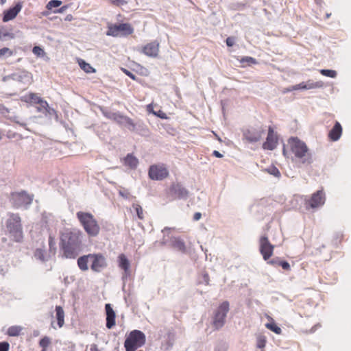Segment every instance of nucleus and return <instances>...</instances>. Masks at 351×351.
Masks as SVG:
<instances>
[{"label":"nucleus","mask_w":351,"mask_h":351,"mask_svg":"<svg viewBox=\"0 0 351 351\" xmlns=\"http://www.w3.org/2000/svg\"><path fill=\"white\" fill-rule=\"evenodd\" d=\"M122 71L126 75H128L129 77H130L132 80H136V76L132 73H131L130 71L125 69H122Z\"/></svg>","instance_id":"47"},{"label":"nucleus","mask_w":351,"mask_h":351,"mask_svg":"<svg viewBox=\"0 0 351 351\" xmlns=\"http://www.w3.org/2000/svg\"><path fill=\"white\" fill-rule=\"evenodd\" d=\"M235 38L234 37H228L226 40L227 46L232 47L234 45Z\"/></svg>","instance_id":"46"},{"label":"nucleus","mask_w":351,"mask_h":351,"mask_svg":"<svg viewBox=\"0 0 351 351\" xmlns=\"http://www.w3.org/2000/svg\"><path fill=\"white\" fill-rule=\"evenodd\" d=\"M152 104H149L147 106V110L148 111H149L150 112L153 113L154 114L156 115L157 117L161 118V119H167V115L165 112H163L161 110H159L158 112H154L152 109Z\"/></svg>","instance_id":"37"},{"label":"nucleus","mask_w":351,"mask_h":351,"mask_svg":"<svg viewBox=\"0 0 351 351\" xmlns=\"http://www.w3.org/2000/svg\"><path fill=\"white\" fill-rule=\"evenodd\" d=\"M13 51L8 47H3L0 49V58L3 56H12Z\"/></svg>","instance_id":"38"},{"label":"nucleus","mask_w":351,"mask_h":351,"mask_svg":"<svg viewBox=\"0 0 351 351\" xmlns=\"http://www.w3.org/2000/svg\"><path fill=\"white\" fill-rule=\"evenodd\" d=\"M110 3L112 5L119 6L121 5H123L126 3V1L125 0H108Z\"/></svg>","instance_id":"45"},{"label":"nucleus","mask_w":351,"mask_h":351,"mask_svg":"<svg viewBox=\"0 0 351 351\" xmlns=\"http://www.w3.org/2000/svg\"><path fill=\"white\" fill-rule=\"evenodd\" d=\"M90 259V254L88 255H84L82 256H80L77 259V265L80 267V269L82 271H86L88 270V262Z\"/></svg>","instance_id":"27"},{"label":"nucleus","mask_w":351,"mask_h":351,"mask_svg":"<svg viewBox=\"0 0 351 351\" xmlns=\"http://www.w3.org/2000/svg\"><path fill=\"white\" fill-rule=\"evenodd\" d=\"M118 117L120 119H123L124 121L123 123L128 125L132 127L133 128L135 127V124L134 123L132 119H130V117Z\"/></svg>","instance_id":"40"},{"label":"nucleus","mask_w":351,"mask_h":351,"mask_svg":"<svg viewBox=\"0 0 351 351\" xmlns=\"http://www.w3.org/2000/svg\"><path fill=\"white\" fill-rule=\"evenodd\" d=\"M73 19V16L71 14H68L66 17H65V21H72Z\"/></svg>","instance_id":"53"},{"label":"nucleus","mask_w":351,"mask_h":351,"mask_svg":"<svg viewBox=\"0 0 351 351\" xmlns=\"http://www.w3.org/2000/svg\"><path fill=\"white\" fill-rule=\"evenodd\" d=\"M267 339L265 336L259 335L256 337V346L260 349H263L265 347Z\"/></svg>","instance_id":"32"},{"label":"nucleus","mask_w":351,"mask_h":351,"mask_svg":"<svg viewBox=\"0 0 351 351\" xmlns=\"http://www.w3.org/2000/svg\"><path fill=\"white\" fill-rule=\"evenodd\" d=\"M278 144V137L274 133V129L271 126L268 128V134L266 141L263 144V148L267 150L274 149Z\"/></svg>","instance_id":"14"},{"label":"nucleus","mask_w":351,"mask_h":351,"mask_svg":"<svg viewBox=\"0 0 351 351\" xmlns=\"http://www.w3.org/2000/svg\"><path fill=\"white\" fill-rule=\"evenodd\" d=\"M249 59H250V60H254V59H253L252 58H249Z\"/></svg>","instance_id":"56"},{"label":"nucleus","mask_w":351,"mask_h":351,"mask_svg":"<svg viewBox=\"0 0 351 351\" xmlns=\"http://www.w3.org/2000/svg\"><path fill=\"white\" fill-rule=\"evenodd\" d=\"M169 171L164 165H153L149 168L148 176L153 180H162L169 176Z\"/></svg>","instance_id":"10"},{"label":"nucleus","mask_w":351,"mask_h":351,"mask_svg":"<svg viewBox=\"0 0 351 351\" xmlns=\"http://www.w3.org/2000/svg\"><path fill=\"white\" fill-rule=\"evenodd\" d=\"M7 229L12 234L14 240L20 242L23 239V230L21 223V217L16 214H12L6 223Z\"/></svg>","instance_id":"5"},{"label":"nucleus","mask_w":351,"mask_h":351,"mask_svg":"<svg viewBox=\"0 0 351 351\" xmlns=\"http://www.w3.org/2000/svg\"><path fill=\"white\" fill-rule=\"evenodd\" d=\"M160 43L157 40L152 41L145 45L141 49V52L145 56L157 58L159 53Z\"/></svg>","instance_id":"13"},{"label":"nucleus","mask_w":351,"mask_h":351,"mask_svg":"<svg viewBox=\"0 0 351 351\" xmlns=\"http://www.w3.org/2000/svg\"><path fill=\"white\" fill-rule=\"evenodd\" d=\"M171 192L177 198H186L188 195V191L186 189L179 184H173L171 187Z\"/></svg>","instance_id":"19"},{"label":"nucleus","mask_w":351,"mask_h":351,"mask_svg":"<svg viewBox=\"0 0 351 351\" xmlns=\"http://www.w3.org/2000/svg\"><path fill=\"white\" fill-rule=\"evenodd\" d=\"M319 72L322 75L332 78H335L337 76V72L334 70L322 69Z\"/></svg>","instance_id":"34"},{"label":"nucleus","mask_w":351,"mask_h":351,"mask_svg":"<svg viewBox=\"0 0 351 351\" xmlns=\"http://www.w3.org/2000/svg\"><path fill=\"white\" fill-rule=\"evenodd\" d=\"M145 335L143 332L138 330L131 331L124 342L125 350L136 351L145 344Z\"/></svg>","instance_id":"4"},{"label":"nucleus","mask_w":351,"mask_h":351,"mask_svg":"<svg viewBox=\"0 0 351 351\" xmlns=\"http://www.w3.org/2000/svg\"><path fill=\"white\" fill-rule=\"evenodd\" d=\"M268 263H269L274 266H276V265L280 266V267H282V268L284 270H286V271H289L291 269L289 263L285 261H279L278 259H273L271 261H269L268 262Z\"/></svg>","instance_id":"29"},{"label":"nucleus","mask_w":351,"mask_h":351,"mask_svg":"<svg viewBox=\"0 0 351 351\" xmlns=\"http://www.w3.org/2000/svg\"><path fill=\"white\" fill-rule=\"evenodd\" d=\"M78 64L80 68L87 73H95L96 70L89 64L86 62L84 60L80 59Z\"/></svg>","instance_id":"28"},{"label":"nucleus","mask_w":351,"mask_h":351,"mask_svg":"<svg viewBox=\"0 0 351 351\" xmlns=\"http://www.w3.org/2000/svg\"><path fill=\"white\" fill-rule=\"evenodd\" d=\"M133 208L135 209L138 218L141 220L144 219V213L143 208L137 204H133Z\"/></svg>","instance_id":"33"},{"label":"nucleus","mask_w":351,"mask_h":351,"mask_svg":"<svg viewBox=\"0 0 351 351\" xmlns=\"http://www.w3.org/2000/svg\"><path fill=\"white\" fill-rule=\"evenodd\" d=\"M36 108L37 111L43 113L45 116L51 115L55 113L54 109L49 107V104L45 99H42V102H39Z\"/></svg>","instance_id":"21"},{"label":"nucleus","mask_w":351,"mask_h":351,"mask_svg":"<svg viewBox=\"0 0 351 351\" xmlns=\"http://www.w3.org/2000/svg\"><path fill=\"white\" fill-rule=\"evenodd\" d=\"M6 2V0H0V5H3L4 3H5Z\"/></svg>","instance_id":"55"},{"label":"nucleus","mask_w":351,"mask_h":351,"mask_svg":"<svg viewBox=\"0 0 351 351\" xmlns=\"http://www.w3.org/2000/svg\"><path fill=\"white\" fill-rule=\"evenodd\" d=\"M67 8L66 5H64L61 7L60 9L57 10L56 11H54L55 13H63Z\"/></svg>","instance_id":"50"},{"label":"nucleus","mask_w":351,"mask_h":351,"mask_svg":"<svg viewBox=\"0 0 351 351\" xmlns=\"http://www.w3.org/2000/svg\"><path fill=\"white\" fill-rule=\"evenodd\" d=\"M263 134V130L254 129V130H246L244 132L243 136L247 141H249L250 143H253V142L258 141L262 138Z\"/></svg>","instance_id":"16"},{"label":"nucleus","mask_w":351,"mask_h":351,"mask_svg":"<svg viewBox=\"0 0 351 351\" xmlns=\"http://www.w3.org/2000/svg\"><path fill=\"white\" fill-rule=\"evenodd\" d=\"M56 317L58 321V326L62 328L64 324V311L62 306H56Z\"/></svg>","instance_id":"25"},{"label":"nucleus","mask_w":351,"mask_h":351,"mask_svg":"<svg viewBox=\"0 0 351 351\" xmlns=\"http://www.w3.org/2000/svg\"><path fill=\"white\" fill-rule=\"evenodd\" d=\"M322 86V82H313L308 81L306 83L302 82L299 84L295 85L293 87V90H298V89H313L316 88H320Z\"/></svg>","instance_id":"22"},{"label":"nucleus","mask_w":351,"mask_h":351,"mask_svg":"<svg viewBox=\"0 0 351 351\" xmlns=\"http://www.w3.org/2000/svg\"><path fill=\"white\" fill-rule=\"evenodd\" d=\"M326 202V195L323 189L313 193L311 197L306 199L304 205L306 209H315L322 206Z\"/></svg>","instance_id":"9"},{"label":"nucleus","mask_w":351,"mask_h":351,"mask_svg":"<svg viewBox=\"0 0 351 351\" xmlns=\"http://www.w3.org/2000/svg\"><path fill=\"white\" fill-rule=\"evenodd\" d=\"M55 245H56V243H55L54 238H53V237L50 235L49 237V248L50 249L54 248Z\"/></svg>","instance_id":"48"},{"label":"nucleus","mask_w":351,"mask_h":351,"mask_svg":"<svg viewBox=\"0 0 351 351\" xmlns=\"http://www.w3.org/2000/svg\"><path fill=\"white\" fill-rule=\"evenodd\" d=\"M118 262L119 267L124 271L125 275H128L130 274V264L126 256L124 254H121L118 256Z\"/></svg>","instance_id":"23"},{"label":"nucleus","mask_w":351,"mask_h":351,"mask_svg":"<svg viewBox=\"0 0 351 351\" xmlns=\"http://www.w3.org/2000/svg\"><path fill=\"white\" fill-rule=\"evenodd\" d=\"M202 214L200 213H195L193 215V219L195 221H198L201 219Z\"/></svg>","instance_id":"51"},{"label":"nucleus","mask_w":351,"mask_h":351,"mask_svg":"<svg viewBox=\"0 0 351 351\" xmlns=\"http://www.w3.org/2000/svg\"><path fill=\"white\" fill-rule=\"evenodd\" d=\"M10 344L7 341L0 342V351H9Z\"/></svg>","instance_id":"44"},{"label":"nucleus","mask_w":351,"mask_h":351,"mask_svg":"<svg viewBox=\"0 0 351 351\" xmlns=\"http://www.w3.org/2000/svg\"><path fill=\"white\" fill-rule=\"evenodd\" d=\"M34 256L37 259L45 261V251L42 249H37L34 252Z\"/></svg>","instance_id":"39"},{"label":"nucleus","mask_w":351,"mask_h":351,"mask_svg":"<svg viewBox=\"0 0 351 351\" xmlns=\"http://www.w3.org/2000/svg\"><path fill=\"white\" fill-rule=\"evenodd\" d=\"M62 4L60 0H51L46 5L47 9L51 10L53 8H58Z\"/></svg>","instance_id":"36"},{"label":"nucleus","mask_w":351,"mask_h":351,"mask_svg":"<svg viewBox=\"0 0 351 351\" xmlns=\"http://www.w3.org/2000/svg\"><path fill=\"white\" fill-rule=\"evenodd\" d=\"M342 134V127L339 122L336 121L333 128L328 133V138L332 141L339 140Z\"/></svg>","instance_id":"18"},{"label":"nucleus","mask_w":351,"mask_h":351,"mask_svg":"<svg viewBox=\"0 0 351 351\" xmlns=\"http://www.w3.org/2000/svg\"><path fill=\"white\" fill-rule=\"evenodd\" d=\"M260 252L265 261L269 260L273 255L274 246L269 242L266 236H263L259 240Z\"/></svg>","instance_id":"11"},{"label":"nucleus","mask_w":351,"mask_h":351,"mask_svg":"<svg viewBox=\"0 0 351 351\" xmlns=\"http://www.w3.org/2000/svg\"><path fill=\"white\" fill-rule=\"evenodd\" d=\"M124 164L130 169H135L138 164V160L132 154H129L124 158Z\"/></svg>","instance_id":"26"},{"label":"nucleus","mask_w":351,"mask_h":351,"mask_svg":"<svg viewBox=\"0 0 351 351\" xmlns=\"http://www.w3.org/2000/svg\"><path fill=\"white\" fill-rule=\"evenodd\" d=\"M90 260L92 261L90 268L94 271L99 272L107 266L106 258L101 254H90Z\"/></svg>","instance_id":"12"},{"label":"nucleus","mask_w":351,"mask_h":351,"mask_svg":"<svg viewBox=\"0 0 351 351\" xmlns=\"http://www.w3.org/2000/svg\"><path fill=\"white\" fill-rule=\"evenodd\" d=\"M10 36V33L8 32L5 27H0V39H3Z\"/></svg>","instance_id":"41"},{"label":"nucleus","mask_w":351,"mask_h":351,"mask_svg":"<svg viewBox=\"0 0 351 351\" xmlns=\"http://www.w3.org/2000/svg\"><path fill=\"white\" fill-rule=\"evenodd\" d=\"M229 311V302H223L215 311L213 325L216 329L221 328L225 324L226 315Z\"/></svg>","instance_id":"8"},{"label":"nucleus","mask_w":351,"mask_h":351,"mask_svg":"<svg viewBox=\"0 0 351 351\" xmlns=\"http://www.w3.org/2000/svg\"><path fill=\"white\" fill-rule=\"evenodd\" d=\"M213 155L217 158H222L223 157V155L217 150L213 151Z\"/></svg>","instance_id":"52"},{"label":"nucleus","mask_w":351,"mask_h":351,"mask_svg":"<svg viewBox=\"0 0 351 351\" xmlns=\"http://www.w3.org/2000/svg\"><path fill=\"white\" fill-rule=\"evenodd\" d=\"M34 195L27 193L25 191L13 192L10 194V202L13 207L16 208L25 207L32 203Z\"/></svg>","instance_id":"6"},{"label":"nucleus","mask_w":351,"mask_h":351,"mask_svg":"<svg viewBox=\"0 0 351 351\" xmlns=\"http://www.w3.org/2000/svg\"><path fill=\"white\" fill-rule=\"evenodd\" d=\"M80 223L86 234L91 237H97L100 232V226L95 217L88 212L79 211L76 213Z\"/></svg>","instance_id":"3"},{"label":"nucleus","mask_w":351,"mask_h":351,"mask_svg":"<svg viewBox=\"0 0 351 351\" xmlns=\"http://www.w3.org/2000/svg\"><path fill=\"white\" fill-rule=\"evenodd\" d=\"M51 340L48 337H44L39 341L40 346L43 348L42 350H46V348L50 345Z\"/></svg>","instance_id":"35"},{"label":"nucleus","mask_w":351,"mask_h":351,"mask_svg":"<svg viewBox=\"0 0 351 351\" xmlns=\"http://www.w3.org/2000/svg\"><path fill=\"white\" fill-rule=\"evenodd\" d=\"M267 171L270 173V174H272L276 177H280V173L279 171V170L276 167H272L271 168H269Z\"/></svg>","instance_id":"42"},{"label":"nucleus","mask_w":351,"mask_h":351,"mask_svg":"<svg viewBox=\"0 0 351 351\" xmlns=\"http://www.w3.org/2000/svg\"><path fill=\"white\" fill-rule=\"evenodd\" d=\"M41 351H47V350H42Z\"/></svg>","instance_id":"57"},{"label":"nucleus","mask_w":351,"mask_h":351,"mask_svg":"<svg viewBox=\"0 0 351 351\" xmlns=\"http://www.w3.org/2000/svg\"><path fill=\"white\" fill-rule=\"evenodd\" d=\"M270 323H267L265 327L277 335H280L282 332L281 328L277 326L272 319Z\"/></svg>","instance_id":"31"},{"label":"nucleus","mask_w":351,"mask_h":351,"mask_svg":"<svg viewBox=\"0 0 351 351\" xmlns=\"http://www.w3.org/2000/svg\"><path fill=\"white\" fill-rule=\"evenodd\" d=\"M171 246L181 252H185L186 246L183 241L178 238H173L171 241Z\"/></svg>","instance_id":"24"},{"label":"nucleus","mask_w":351,"mask_h":351,"mask_svg":"<svg viewBox=\"0 0 351 351\" xmlns=\"http://www.w3.org/2000/svg\"><path fill=\"white\" fill-rule=\"evenodd\" d=\"M82 232L76 228H65L60 234V247L66 258H75L82 249Z\"/></svg>","instance_id":"1"},{"label":"nucleus","mask_w":351,"mask_h":351,"mask_svg":"<svg viewBox=\"0 0 351 351\" xmlns=\"http://www.w3.org/2000/svg\"><path fill=\"white\" fill-rule=\"evenodd\" d=\"M113 119L117 121V123H123V119H120L118 117H123V115L121 114H114L113 115Z\"/></svg>","instance_id":"49"},{"label":"nucleus","mask_w":351,"mask_h":351,"mask_svg":"<svg viewBox=\"0 0 351 351\" xmlns=\"http://www.w3.org/2000/svg\"><path fill=\"white\" fill-rule=\"evenodd\" d=\"M22 329L21 326H12L8 328L7 334L10 337H16L21 334Z\"/></svg>","instance_id":"30"},{"label":"nucleus","mask_w":351,"mask_h":351,"mask_svg":"<svg viewBox=\"0 0 351 351\" xmlns=\"http://www.w3.org/2000/svg\"><path fill=\"white\" fill-rule=\"evenodd\" d=\"M22 8L20 3H17L14 7L9 8L3 12V21L8 22L14 19L19 13Z\"/></svg>","instance_id":"17"},{"label":"nucleus","mask_w":351,"mask_h":351,"mask_svg":"<svg viewBox=\"0 0 351 351\" xmlns=\"http://www.w3.org/2000/svg\"><path fill=\"white\" fill-rule=\"evenodd\" d=\"M288 144L295 157L303 164H310L312 162V156L309 152L306 143L297 137H291Z\"/></svg>","instance_id":"2"},{"label":"nucleus","mask_w":351,"mask_h":351,"mask_svg":"<svg viewBox=\"0 0 351 351\" xmlns=\"http://www.w3.org/2000/svg\"><path fill=\"white\" fill-rule=\"evenodd\" d=\"M32 51L35 55H36L38 56L43 55L44 53L43 49L38 46L34 47Z\"/></svg>","instance_id":"43"},{"label":"nucleus","mask_w":351,"mask_h":351,"mask_svg":"<svg viewBox=\"0 0 351 351\" xmlns=\"http://www.w3.org/2000/svg\"><path fill=\"white\" fill-rule=\"evenodd\" d=\"M42 99L43 98L38 94L34 93H29L21 97L23 101L31 105L38 104L39 102H42Z\"/></svg>","instance_id":"20"},{"label":"nucleus","mask_w":351,"mask_h":351,"mask_svg":"<svg viewBox=\"0 0 351 351\" xmlns=\"http://www.w3.org/2000/svg\"><path fill=\"white\" fill-rule=\"evenodd\" d=\"M134 32V28L130 23L109 24L106 34L108 36L118 37L127 36Z\"/></svg>","instance_id":"7"},{"label":"nucleus","mask_w":351,"mask_h":351,"mask_svg":"<svg viewBox=\"0 0 351 351\" xmlns=\"http://www.w3.org/2000/svg\"><path fill=\"white\" fill-rule=\"evenodd\" d=\"M90 351H99L97 346L95 345L91 346Z\"/></svg>","instance_id":"54"},{"label":"nucleus","mask_w":351,"mask_h":351,"mask_svg":"<svg viewBox=\"0 0 351 351\" xmlns=\"http://www.w3.org/2000/svg\"><path fill=\"white\" fill-rule=\"evenodd\" d=\"M105 310L106 313V327L108 329H111L116 324V313L112 309L110 304H106L105 305Z\"/></svg>","instance_id":"15"}]
</instances>
